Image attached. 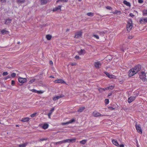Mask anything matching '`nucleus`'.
Segmentation results:
<instances>
[{
    "label": "nucleus",
    "instance_id": "f704fd0d",
    "mask_svg": "<svg viewBox=\"0 0 147 147\" xmlns=\"http://www.w3.org/2000/svg\"><path fill=\"white\" fill-rule=\"evenodd\" d=\"M68 0H57L56 2L58 3L59 1H61L62 2H67Z\"/></svg>",
    "mask_w": 147,
    "mask_h": 147
},
{
    "label": "nucleus",
    "instance_id": "79ce46f5",
    "mask_svg": "<svg viewBox=\"0 0 147 147\" xmlns=\"http://www.w3.org/2000/svg\"><path fill=\"white\" fill-rule=\"evenodd\" d=\"M47 139H48V138H42V139H40L38 140V141H43L44 140H47Z\"/></svg>",
    "mask_w": 147,
    "mask_h": 147
},
{
    "label": "nucleus",
    "instance_id": "c85d7f7f",
    "mask_svg": "<svg viewBox=\"0 0 147 147\" xmlns=\"http://www.w3.org/2000/svg\"><path fill=\"white\" fill-rule=\"evenodd\" d=\"M142 12L144 16L147 15V9H145L143 10Z\"/></svg>",
    "mask_w": 147,
    "mask_h": 147
},
{
    "label": "nucleus",
    "instance_id": "37998d69",
    "mask_svg": "<svg viewBox=\"0 0 147 147\" xmlns=\"http://www.w3.org/2000/svg\"><path fill=\"white\" fill-rule=\"evenodd\" d=\"M92 36L94 37L95 38H96L98 39L99 38V36L97 35L93 34L92 35Z\"/></svg>",
    "mask_w": 147,
    "mask_h": 147
},
{
    "label": "nucleus",
    "instance_id": "f03ea898",
    "mask_svg": "<svg viewBox=\"0 0 147 147\" xmlns=\"http://www.w3.org/2000/svg\"><path fill=\"white\" fill-rule=\"evenodd\" d=\"M141 68V65H136L132 69L134 70L135 72L137 73L138 71L140 70Z\"/></svg>",
    "mask_w": 147,
    "mask_h": 147
},
{
    "label": "nucleus",
    "instance_id": "393cba45",
    "mask_svg": "<svg viewBox=\"0 0 147 147\" xmlns=\"http://www.w3.org/2000/svg\"><path fill=\"white\" fill-rule=\"evenodd\" d=\"M87 141V140H83L80 141V142L81 144H84Z\"/></svg>",
    "mask_w": 147,
    "mask_h": 147
},
{
    "label": "nucleus",
    "instance_id": "20e7f679",
    "mask_svg": "<svg viewBox=\"0 0 147 147\" xmlns=\"http://www.w3.org/2000/svg\"><path fill=\"white\" fill-rule=\"evenodd\" d=\"M18 82L21 83H24L27 81V79L26 78L19 77L18 79Z\"/></svg>",
    "mask_w": 147,
    "mask_h": 147
},
{
    "label": "nucleus",
    "instance_id": "c9c22d12",
    "mask_svg": "<svg viewBox=\"0 0 147 147\" xmlns=\"http://www.w3.org/2000/svg\"><path fill=\"white\" fill-rule=\"evenodd\" d=\"M16 74L15 73H13L11 74V77L12 78H14L15 77H16Z\"/></svg>",
    "mask_w": 147,
    "mask_h": 147
},
{
    "label": "nucleus",
    "instance_id": "8fccbe9b",
    "mask_svg": "<svg viewBox=\"0 0 147 147\" xmlns=\"http://www.w3.org/2000/svg\"><path fill=\"white\" fill-rule=\"evenodd\" d=\"M10 78H11V76L9 75H8L5 78V80H7L8 79H10Z\"/></svg>",
    "mask_w": 147,
    "mask_h": 147
},
{
    "label": "nucleus",
    "instance_id": "de8ad7c7",
    "mask_svg": "<svg viewBox=\"0 0 147 147\" xmlns=\"http://www.w3.org/2000/svg\"><path fill=\"white\" fill-rule=\"evenodd\" d=\"M69 124V123L68 121L66 122L65 123H62L61 124L63 125H68Z\"/></svg>",
    "mask_w": 147,
    "mask_h": 147
},
{
    "label": "nucleus",
    "instance_id": "1a4fd4ad",
    "mask_svg": "<svg viewBox=\"0 0 147 147\" xmlns=\"http://www.w3.org/2000/svg\"><path fill=\"white\" fill-rule=\"evenodd\" d=\"M136 98V96H131L128 99V102L129 103H131Z\"/></svg>",
    "mask_w": 147,
    "mask_h": 147
},
{
    "label": "nucleus",
    "instance_id": "4d7b16f0",
    "mask_svg": "<svg viewBox=\"0 0 147 147\" xmlns=\"http://www.w3.org/2000/svg\"><path fill=\"white\" fill-rule=\"evenodd\" d=\"M75 58L76 59H80V58L79 56L76 55L75 57Z\"/></svg>",
    "mask_w": 147,
    "mask_h": 147
},
{
    "label": "nucleus",
    "instance_id": "2f4dec72",
    "mask_svg": "<svg viewBox=\"0 0 147 147\" xmlns=\"http://www.w3.org/2000/svg\"><path fill=\"white\" fill-rule=\"evenodd\" d=\"M35 79H32L31 80H30V81L28 82V84H30L32 83L33 82H34L35 80Z\"/></svg>",
    "mask_w": 147,
    "mask_h": 147
},
{
    "label": "nucleus",
    "instance_id": "13d9d810",
    "mask_svg": "<svg viewBox=\"0 0 147 147\" xmlns=\"http://www.w3.org/2000/svg\"><path fill=\"white\" fill-rule=\"evenodd\" d=\"M120 12V11H118V10H116L115 11V12H113V13L114 14H117V13H118L119 12Z\"/></svg>",
    "mask_w": 147,
    "mask_h": 147
},
{
    "label": "nucleus",
    "instance_id": "dca6fc26",
    "mask_svg": "<svg viewBox=\"0 0 147 147\" xmlns=\"http://www.w3.org/2000/svg\"><path fill=\"white\" fill-rule=\"evenodd\" d=\"M1 34L3 35L6 34H8L9 33V32L8 31H7L5 29H3L2 30H1Z\"/></svg>",
    "mask_w": 147,
    "mask_h": 147
},
{
    "label": "nucleus",
    "instance_id": "bf43d9fd",
    "mask_svg": "<svg viewBox=\"0 0 147 147\" xmlns=\"http://www.w3.org/2000/svg\"><path fill=\"white\" fill-rule=\"evenodd\" d=\"M43 93V92H42V91H37V93L38 94H42Z\"/></svg>",
    "mask_w": 147,
    "mask_h": 147
},
{
    "label": "nucleus",
    "instance_id": "e433bc0d",
    "mask_svg": "<svg viewBox=\"0 0 147 147\" xmlns=\"http://www.w3.org/2000/svg\"><path fill=\"white\" fill-rule=\"evenodd\" d=\"M94 13L91 12H89L87 13V15L89 16H94Z\"/></svg>",
    "mask_w": 147,
    "mask_h": 147
},
{
    "label": "nucleus",
    "instance_id": "4be33fe9",
    "mask_svg": "<svg viewBox=\"0 0 147 147\" xmlns=\"http://www.w3.org/2000/svg\"><path fill=\"white\" fill-rule=\"evenodd\" d=\"M139 75L140 76V77H142V76H146V74L143 71H142L140 72L139 73Z\"/></svg>",
    "mask_w": 147,
    "mask_h": 147
},
{
    "label": "nucleus",
    "instance_id": "6ab92c4d",
    "mask_svg": "<svg viewBox=\"0 0 147 147\" xmlns=\"http://www.w3.org/2000/svg\"><path fill=\"white\" fill-rule=\"evenodd\" d=\"M28 144V142H26L23 144H20L19 145V147H25Z\"/></svg>",
    "mask_w": 147,
    "mask_h": 147
},
{
    "label": "nucleus",
    "instance_id": "c756f323",
    "mask_svg": "<svg viewBox=\"0 0 147 147\" xmlns=\"http://www.w3.org/2000/svg\"><path fill=\"white\" fill-rule=\"evenodd\" d=\"M76 140V138H74L72 139H69V143H74L75 142Z\"/></svg>",
    "mask_w": 147,
    "mask_h": 147
},
{
    "label": "nucleus",
    "instance_id": "cd10ccee",
    "mask_svg": "<svg viewBox=\"0 0 147 147\" xmlns=\"http://www.w3.org/2000/svg\"><path fill=\"white\" fill-rule=\"evenodd\" d=\"M52 36L50 34L47 35L46 36V38L48 40H50L51 39Z\"/></svg>",
    "mask_w": 147,
    "mask_h": 147
},
{
    "label": "nucleus",
    "instance_id": "a211bd4d",
    "mask_svg": "<svg viewBox=\"0 0 147 147\" xmlns=\"http://www.w3.org/2000/svg\"><path fill=\"white\" fill-rule=\"evenodd\" d=\"M85 109V107H82L80 108L77 111L78 112H81Z\"/></svg>",
    "mask_w": 147,
    "mask_h": 147
},
{
    "label": "nucleus",
    "instance_id": "0e129e2a",
    "mask_svg": "<svg viewBox=\"0 0 147 147\" xmlns=\"http://www.w3.org/2000/svg\"><path fill=\"white\" fill-rule=\"evenodd\" d=\"M129 16L132 18H133L134 16V15L132 13H130L129 14Z\"/></svg>",
    "mask_w": 147,
    "mask_h": 147
},
{
    "label": "nucleus",
    "instance_id": "c03bdc74",
    "mask_svg": "<svg viewBox=\"0 0 147 147\" xmlns=\"http://www.w3.org/2000/svg\"><path fill=\"white\" fill-rule=\"evenodd\" d=\"M55 110V108L54 107H53L52 108L51 110L50 111L49 113H51V114H52V113Z\"/></svg>",
    "mask_w": 147,
    "mask_h": 147
},
{
    "label": "nucleus",
    "instance_id": "2eb2a0df",
    "mask_svg": "<svg viewBox=\"0 0 147 147\" xmlns=\"http://www.w3.org/2000/svg\"><path fill=\"white\" fill-rule=\"evenodd\" d=\"M104 73L107 76L110 78H113V76H114L112 75H110V74L107 72L105 71L104 72Z\"/></svg>",
    "mask_w": 147,
    "mask_h": 147
},
{
    "label": "nucleus",
    "instance_id": "7c9ffc66",
    "mask_svg": "<svg viewBox=\"0 0 147 147\" xmlns=\"http://www.w3.org/2000/svg\"><path fill=\"white\" fill-rule=\"evenodd\" d=\"M85 52V50L84 49H81L80 51L78 52V53L80 55H81Z\"/></svg>",
    "mask_w": 147,
    "mask_h": 147
},
{
    "label": "nucleus",
    "instance_id": "423d86ee",
    "mask_svg": "<svg viewBox=\"0 0 147 147\" xmlns=\"http://www.w3.org/2000/svg\"><path fill=\"white\" fill-rule=\"evenodd\" d=\"M94 117H98L99 116H105V115H102L96 111H94L92 113Z\"/></svg>",
    "mask_w": 147,
    "mask_h": 147
},
{
    "label": "nucleus",
    "instance_id": "aec40b11",
    "mask_svg": "<svg viewBox=\"0 0 147 147\" xmlns=\"http://www.w3.org/2000/svg\"><path fill=\"white\" fill-rule=\"evenodd\" d=\"M123 3L125 5H126L127 6H128L129 7H130L131 6V5H130V3L129 2H127L126 0H124L123 1Z\"/></svg>",
    "mask_w": 147,
    "mask_h": 147
},
{
    "label": "nucleus",
    "instance_id": "052dcab7",
    "mask_svg": "<svg viewBox=\"0 0 147 147\" xmlns=\"http://www.w3.org/2000/svg\"><path fill=\"white\" fill-rule=\"evenodd\" d=\"M134 36H129L128 37V38L129 39H132L133 38Z\"/></svg>",
    "mask_w": 147,
    "mask_h": 147
},
{
    "label": "nucleus",
    "instance_id": "ea45409f",
    "mask_svg": "<svg viewBox=\"0 0 147 147\" xmlns=\"http://www.w3.org/2000/svg\"><path fill=\"white\" fill-rule=\"evenodd\" d=\"M99 90L100 92H102L103 91H105V89L104 88H100L99 89Z\"/></svg>",
    "mask_w": 147,
    "mask_h": 147
},
{
    "label": "nucleus",
    "instance_id": "a18cd8bd",
    "mask_svg": "<svg viewBox=\"0 0 147 147\" xmlns=\"http://www.w3.org/2000/svg\"><path fill=\"white\" fill-rule=\"evenodd\" d=\"M36 113H35L30 115V116L32 117H33L35 116L36 115Z\"/></svg>",
    "mask_w": 147,
    "mask_h": 147
},
{
    "label": "nucleus",
    "instance_id": "a878e982",
    "mask_svg": "<svg viewBox=\"0 0 147 147\" xmlns=\"http://www.w3.org/2000/svg\"><path fill=\"white\" fill-rule=\"evenodd\" d=\"M54 143L55 145H57L58 144H62L63 143V142L62 140L58 142H54Z\"/></svg>",
    "mask_w": 147,
    "mask_h": 147
},
{
    "label": "nucleus",
    "instance_id": "9d476101",
    "mask_svg": "<svg viewBox=\"0 0 147 147\" xmlns=\"http://www.w3.org/2000/svg\"><path fill=\"white\" fill-rule=\"evenodd\" d=\"M140 24H146L147 23V17L144 19H140L139 21Z\"/></svg>",
    "mask_w": 147,
    "mask_h": 147
},
{
    "label": "nucleus",
    "instance_id": "e2e57ef3",
    "mask_svg": "<svg viewBox=\"0 0 147 147\" xmlns=\"http://www.w3.org/2000/svg\"><path fill=\"white\" fill-rule=\"evenodd\" d=\"M58 99H57L56 96H55V97H54L53 98V100L54 101H56Z\"/></svg>",
    "mask_w": 147,
    "mask_h": 147
},
{
    "label": "nucleus",
    "instance_id": "603ef678",
    "mask_svg": "<svg viewBox=\"0 0 147 147\" xmlns=\"http://www.w3.org/2000/svg\"><path fill=\"white\" fill-rule=\"evenodd\" d=\"M7 74L8 73L7 72H4L2 74L3 76H7Z\"/></svg>",
    "mask_w": 147,
    "mask_h": 147
},
{
    "label": "nucleus",
    "instance_id": "5fc2aeb1",
    "mask_svg": "<svg viewBox=\"0 0 147 147\" xmlns=\"http://www.w3.org/2000/svg\"><path fill=\"white\" fill-rule=\"evenodd\" d=\"M15 84V82L14 81L12 80L11 81V84L12 86H14Z\"/></svg>",
    "mask_w": 147,
    "mask_h": 147
},
{
    "label": "nucleus",
    "instance_id": "09e8293b",
    "mask_svg": "<svg viewBox=\"0 0 147 147\" xmlns=\"http://www.w3.org/2000/svg\"><path fill=\"white\" fill-rule=\"evenodd\" d=\"M106 8L107 9L109 10H111L112 9V8L111 7L109 6H106Z\"/></svg>",
    "mask_w": 147,
    "mask_h": 147
},
{
    "label": "nucleus",
    "instance_id": "6e6552de",
    "mask_svg": "<svg viewBox=\"0 0 147 147\" xmlns=\"http://www.w3.org/2000/svg\"><path fill=\"white\" fill-rule=\"evenodd\" d=\"M135 71H134L133 69H130L128 72V76L129 77H131L133 76L134 75L136 74Z\"/></svg>",
    "mask_w": 147,
    "mask_h": 147
},
{
    "label": "nucleus",
    "instance_id": "b1692460",
    "mask_svg": "<svg viewBox=\"0 0 147 147\" xmlns=\"http://www.w3.org/2000/svg\"><path fill=\"white\" fill-rule=\"evenodd\" d=\"M49 0H41V3L42 4H45L49 2Z\"/></svg>",
    "mask_w": 147,
    "mask_h": 147
},
{
    "label": "nucleus",
    "instance_id": "7ed1b4c3",
    "mask_svg": "<svg viewBox=\"0 0 147 147\" xmlns=\"http://www.w3.org/2000/svg\"><path fill=\"white\" fill-rule=\"evenodd\" d=\"M102 64L100 61L95 62L94 63V66L97 69L100 68Z\"/></svg>",
    "mask_w": 147,
    "mask_h": 147
},
{
    "label": "nucleus",
    "instance_id": "4c0bfd02",
    "mask_svg": "<svg viewBox=\"0 0 147 147\" xmlns=\"http://www.w3.org/2000/svg\"><path fill=\"white\" fill-rule=\"evenodd\" d=\"M109 100L107 99H106L105 100V103L106 105H107L109 103Z\"/></svg>",
    "mask_w": 147,
    "mask_h": 147
},
{
    "label": "nucleus",
    "instance_id": "39448f33",
    "mask_svg": "<svg viewBox=\"0 0 147 147\" xmlns=\"http://www.w3.org/2000/svg\"><path fill=\"white\" fill-rule=\"evenodd\" d=\"M82 32L81 31H80L76 32L75 33L74 38H79L80 37L82 36Z\"/></svg>",
    "mask_w": 147,
    "mask_h": 147
},
{
    "label": "nucleus",
    "instance_id": "412c9836",
    "mask_svg": "<svg viewBox=\"0 0 147 147\" xmlns=\"http://www.w3.org/2000/svg\"><path fill=\"white\" fill-rule=\"evenodd\" d=\"M48 126H49V125L47 124H46V123H45V124H44L42 126V127L43 129H47V128L48 127Z\"/></svg>",
    "mask_w": 147,
    "mask_h": 147
},
{
    "label": "nucleus",
    "instance_id": "9b49d317",
    "mask_svg": "<svg viewBox=\"0 0 147 147\" xmlns=\"http://www.w3.org/2000/svg\"><path fill=\"white\" fill-rule=\"evenodd\" d=\"M55 83H61L63 84L65 83V82L62 79H59L56 80L54 81Z\"/></svg>",
    "mask_w": 147,
    "mask_h": 147
},
{
    "label": "nucleus",
    "instance_id": "58836bf2",
    "mask_svg": "<svg viewBox=\"0 0 147 147\" xmlns=\"http://www.w3.org/2000/svg\"><path fill=\"white\" fill-rule=\"evenodd\" d=\"M69 139H66L65 140H63V143H65L66 142L69 143Z\"/></svg>",
    "mask_w": 147,
    "mask_h": 147
},
{
    "label": "nucleus",
    "instance_id": "3c124183",
    "mask_svg": "<svg viewBox=\"0 0 147 147\" xmlns=\"http://www.w3.org/2000/svg\"><path fill=\"white\" fill-rule=\"evenodd\" d=\"M98 33L100 34H104L105 33V32L104 31L102 32H98Z\"/></svg>",
    "mask_w": 147,
    "mask_h": 147
},
{
    "label": "nucleus",
    "instance_id": "473e14b6",
    "mask_svg": "<svg viewBox=\"0 0 147 147\" xmlns=\"http://www.w3.org/2000/svg\"><path fill=\"white\" fill-rule=\"evenodd\" d=\"M57 98V99L61 98L63 97L64 96V95L63 94H61V95H60L59 96H56Z\"/></svg>",
    "mask_w": 147,
    "mask_h": 147
},
{
    "label": "nucleus",
    "instance_id": "a19ab883",
    "mask_svg": "<svg viewBox=\"0 0 147 147\" xmlns=\"http://www.w3.org/2000/svg\"><path fill=\"white\" fill-rule=\"evenodd\" d=\"M75 121V120L74 119H72L71 120H70L68 122L69 123H71L74 122Z\"/></svg>",
    "mask_w": 147,
    "mask_h": 147
},
{
    "label": "nucleus",
    "instance_id": "5701e85b",
    "mask_svg": "<svg viewBox=\"0 0 147 147\" xmlns=\"http://www.w3.org/2000/svg\"><path fill=\"white\" fill-rule=\"evenodd\" d=\"M25 1V0H17V2L18 4L22 3H24Z\"/></svg>",
    "mask_w": 147,
    "mask_h": 147
},
{
    "label": "nucleus",
    "instance_id": "f3484780",
    "mask_svg": "<svg viewBox=\"0 0 147 147\" xmlns=\"http://www.w3.org/2000/svg\"><path fill=\"white\" fill-rule=\"evenodd\" d=\"M29 119H30L28 117H27L22 118L21 121L24 122H26L29 121Z\"/></svg>",
    "mask_w": 147,
    "mask_h": 147
},
{
    "label": "nucleus",
    "instance_id": "774afa93",
    "mask_svg": "<svg viewBox=\"0 0 147 147\" xmlns=\"http://www.w3.org/2000/svg\"><path fill=\"white\" fill-rule=\"evenodd\" d=\"M119 147H124V145L123 144H121L119 146Z\"/></svg>",
    "mask_w": 147,
    "mask_h": 147
},
{
    "label": "nucleus",
    "instance_id": "f257e3e1",
    "mask_svg": "<svg viewBox=\"0 0 147 147\" xmlns=\"http://www.w3.org/2000/svg\"><path fill=\"white\" fill-rule=\"evenodd\" d=\"M132 20H130L127 22V24L126 25V28L127 31L129 32L131 30L132 28Z\"/></svg>",
    "mask_w": 147,
    "mask_h": 147
},
{
    "label": "nucleus",
    "instance_id": "0eeeda50",
    "mask_svg": "<svg viewBox=\"0 0 147 147\" xmlns=\"http://www.w3.org/2000/svg\"><path fill=\"white\" fill-rule=\"evenodd\" d=\"M135 127H136V129L138 132V133H140V134H142V131L141 128L140 127V125H137V124H136L135 125Z\"/></svg>",
    "mask_w": 147,
    "mask_h": 147
},
{
    "label": "nucleus",
    "instance_id": "f8f14e48",
    "mask_svg": "<svg viewBox=\"0 0 147 147\" xmlns=\"http://www.w3.org/2000/svg\"><path fill=\"white\" fill-rule=\"evenodd\" d=\"M12 21V20L8 18L5 20V24L6 25H9L11 23Z\"/></svg>",
    "mask_w": 147,
    "mask_h": 147
},
{
    "label": "nucleus",
    "instance_id": "ddd939ff",
    "mask_svg": "<svg viewBox=\"0 0 147 147\" xmlns=\"http://www.w3.org/2000/svg\"><path fill=\"white\" fill-rule=\"evenodd\" d=\"M61 7L62 6L61 5H59L58 6L53 9V11H55L57 10H59V11H61Z\"/></svg>",
    "mask_w": 147,
    "mask_h": 147
},
{
    "label": "nucleus",
    "instance_id": "680f3d73",
    "mask_svg": "<svg viewBox=\"0 0 147 147\" xmlns=\"http://www.w3.org/2000/svg\"><path fill=\"white\" fill-rule=\"evenodd\" d=\"M138 2L139 3H142L143 2V0H138Z\"/></svg>",
    "mask_w": 147,
    "mask_h": 147
},
{
    "label": "nucleus",
    "instance_id": "bb28decb",
    "mask_svg": "<svg viewBox=\"0 0 147 147\" xmlns=\"http://www.w3.org/2000/svg\"><path fill=\"white\" fill-rule=\"evenodd\" d=\"M124 45H123L121 46L120 47L121 50L123 52H124V50L126 49V48L125 47H124Z\"/></svg>",
    "mask_w": 147,
    "mask_h": 147
},
{
    "label": "nucleus",
    "instance_id": "72a5a7b5",
    "mask_svg": "<svg viewBox=\"0 0 147 147\" xmlns=\"http://www.w3.org/2000/svg\"><path fill=\"white\" fill-rule=\"evenodd\" d=\"M146 76H140V78L143 81H145L146 80Z\"/></svg>",
    "mask_w": 147,
    "mask_h": 147
},
{
    "label": "nucleus",
    "instance_id": "338daca9",
    "mask_svg": "<svg viewBox=\"0 0 147 147\" xmlns=\"http://www.w3.org/2000/svg\"><path fill=\"white\" fill-rule=\"evenodd\" d=\"M76 63H72L71 64V65H72V66H74V65H76Z\"/></svg>",
    "mask_w": 147,
    "mask_h": 147
},
{
    "label": "nucleus",
    "instance_id": "69168bd1",
    "mask_svg": "<svg viewBox=\"0 0 147 147\" xmlns=\"http://www.w3.org/2000/svg\"><path fill=\"white\" fill-rule=\"evenodd\" d=\"M6 0H0V1L2 3H5L6 2Z\"/></svg>",
    "mask_w": 147,
    "mask_h": 147
},
{
    "label": "nucleus",
    "instance_id": "49530a36",
    "mask_svg": "<svg viewBox=\"0 0 147 147\" xmlns=\"http://www.w3.org/2000/svg\"><path fill=\"white\" fill-rule=\"evenodd\" d=\"M114 87V86H109L108 87V89H111V90H112L113 89Z\"/></svg>",
    "mask_w": 147,
    "mask_h": 147
},
{
    "label": "nucleus",
    "instance_id": "4468645a",
    "mask_svg": "<svg viewBox=\"0 0 147 147\" xmlns=\"http://www.w3.org/2000/svg\"><path fill=\"white\" fill-rule=\"evenodd\" d=\"M112 143L115 145L117 146H119V145L117 140H115L113 139L112 140Z\"/></svg>",
    "mask_w": 147,
    "mask_h": 147
},
{
    "label": "nucleus",
    "instance_id": "6e6d98bb",
    "mask_svg": "<svg viewBox=\"0 0 147 147\" xmlns=\"http://www.w3.org/2000/svg\"><path fill=\"white\" fill-rule=\"evenodd\" d=\"M31 91L33 92H34L35 93H36L37 92V90H36L35 89H33L31 90Z\"/></svg>",
    "mask_w": 147,
    "mask_h": 147
},
{
    "label": "nucleus",
    "instance_id": "864d4df0",
    "mask_svg": "<svg viewBox=\"0 0 147 147\" xmlns=\"http://www.w3.org/2000/svg\"><path fill=\"white\" fill-rule=\"evenodd\" d=\"M108 109H109L110 110H113L114 109V108L113 107H108Z\"/></svg>",
    "mask_w": 147,
    "mask_h": 147
}]
</instances>
